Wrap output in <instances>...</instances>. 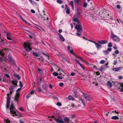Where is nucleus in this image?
Listing matches in <instances>:
<instances>
[{
	"label": "nucleus",
	"mask_w": 123,
	"mask_h": 123,
	"mask_svg": "<svg viewBox=\"0 0 123 123\" xmlns=\"http://www.w3.org/2000/svg\"><path fill=\"white\" fill-rule=\"evenodd\" d=\"M74 25H76L75 26L74 28L76 30V35L78 36H80L82 32V27L80 23L79 24H76L75 23H73Z\"/></svg>",
	"instance_id": "1"
},
{
	"label": "nucleus",
	"mask_w": 123,
	"mask_h": 123,
	"mask_svg": "<svg viewBox=\"0 0 123 123\" xmlns=\"http://www.w3.org/2000/svg\"><path fill=\"white\" fill-rule=\"evenodd\" d=\"M10 112L11 114H12L13 116H17L18 115V113L17 111L15 108L13 106V105L12 103L11 107L10 108Z\"/></svg>",
	"instance_id": "2"
},
{
	"label": "nucleus",
	"mask_w": 123,
	"mask_h": 123,
	"mask_svg": "<svg viewBox=\"0 0 123 123\" xmlns=\"http://www.w3.org/2000/svg\"><path fill=\"white\" fill-rule=\"evenodd\" d=\"M111 37L114 41L116 42H119L120 40L119 38L113 34L112 31H111Z\"/></svg>",
	"instance_id": "3"
},
{
	"label": "nucleus",
	"mask_w": 123,
	"mask_h": 123,
	"mask_svg": "<svg viewBox=\"0 0 123 123\" xmlns=\"http://www.w3.org/2000/svg\"><path fill=\"white\" fill-rule=\"evenodd\" d=\"M30 43H25L24 44V47L26 50L28 52H29L31 49L30 47Z\"/></svg>",
	"instance_id": "4"
},
{
	"label": "nucleus",
	"mask_w": 123,
	"mask_h": 123,
	"mask_svg": "<svg viewBox=\"0 0 123 123\" xmlns=\"http://www.w3.org/2000/svg\"><path fill=\"white\" fill-rule=\"evenodd\" d=\"M79 16L78 14H75L73 18V21L76 22L77 24H79L80 23L79 21Z\"/></svg>",
	"instance_id": "5"
},
{
	"label": "nucleus",
	"mask_w": 123,
	"mask_h": 123,
	"mask_svg": "<svg viewBox=\"0 0 123 123\" xmlns=\"http://www.w3.org/2000/svg\"><path fill=\"white\" fill-rule=\"evenodd\" d=\"M8 58L9 61L11 63L13 64H15V62L14 59L12 58V56L11 55H8Z\"/></svg>",
	"instance_id": "6"
},
{
	"label": "nucleus",
	"mask_w": 123,
	"mask_h": 123,
	"mask_svg": "<svg viewBox=\"0 0 123 123\" xmlns=\"http://www.w3.org/2000/svg\"><path fill=\"white\" fill-rule=\"evenodd\" d=\"M108 41L106 40H103L101 41H98V43L99 44H103L106 43Z\"/></svg>",
	"instance_id": "7"
},
{
	"label": "nucleus",
	"mask_w": 123,
	"mask_h": 123,
	"mask_svg": "<svg viewBox=\"0 0 123 123\" xmlns=\"http://www.w3.org/2000/svg\"><path fill=\"white\" fill-rule=\"evenodd\" d=\"M54 120H55L58 123H65L64 122L61 120L59 118L56 119V118L54 119Z\"/></svg>",
	"instance_id": "8"
},
{
	"label": "nucleus",
	"mask_w": 123,
	"mask_h": 123,
	"mask_svg": "<svg viewBox=\"0 0 123 123\" xmlns=\"http://www.w3.org/2000/svg\"><path fill=\"white\" fill-rule=\"evenodd\" d=\"M7 96H8L7 97V105H8L9 104L10 102V97L9 96L10 95V94L8 93L7 95Z\"/></svg>",
	"instance_id": "9"
},
{
	"label": "nucleus",
	"mask_w": 123,
	"mask_h": 123,
	"mask_svg": "<svg viewBox=\"0 0 123 123\" xmlns=\"http://www.w3.org/2000/svg\"><path fill=\"white\" fill-rule=\"evenodd\" d=\"M19 96V93H17L16 94V95L15 96L14 100L15 101H16L17 102L18 101V98Z\"/></svg>",
	"instance_id": "10"
},
{
	"label": "nucleus",
	"mask_w": 123,
	"mask_h": 123,
	"mask_svg": "<svg viewBox=\"0 0 123 123\" xmlns=\"http://www.w3.org/2000/svg\"><path fill=\"white\" fill-rule=\"evenodd\" d=\"M122 68V67H119V68H113L112 70L115 71H118L120 70Z\"/></svg>",
	"instance_id": "11"
},
{
	"label": "nucleus",
	"mask_w": 123,
	"mask_h": 123,
	"mask_svg": "<svg viewBox=\"0 0 123 123\" xmlns=\"http://www.w3.org/2000/svg\"><path fill=\"white\" fill-rule=\"evenodd\" d=\"M85 98L86 100H91V98L89 95L85 94Z\"/></svg>",
	"instance_id": "12"
},
{
	"label": "nucleus",
	"mask_w": 123,
	"mask_h": 123,
	"mask_svg": "<svg viewBox=\"0 0 123 123\" xmlns=\"http://www.w3.org/2000/svg\"><path fill=\"white\" fill-rule=\"evenodd\" d=\"M95 45L96 48L97 49H99V48H101V45L98 43H97Z\"/></svg>",
	"instance_id": "13"
},
{
	"label": "nucleus",
	"mask_w": 123,
	"mask_h": 123,
	"mask_svg": "<svg viewBox=\"0 0 123 123\" xmlns=\"http://www.w3.org/2000/svg\"><path fill=\"white\" fill-rule=\"evenodd\" d=\"M106 84L107 85L110 87H111L112 86L111 83L110 81H108Z\"/></svg>",
	"instance_id": "14"
},
{
	"label": "nucleus",
	"mask_w": 123,
	"mask_h": 123,
	"mask_svg": "<svg viewBox=\"0 0 123 123\" xmlns=\"http://www.w3.org/2000/svg\"><path fill=\"white\" fill-rule=\"evenodd\" d=\"M119 89L120 90V91L123 92V84L120 85Z\"/></svg>",
	"instance_id": "15"
},
{
	"label": "nucleus",
	"mask_w": 123,
	"mask_h": 123,
	"mask_svg": "<svg viewBox=\"0 0 123 123\" xmlns=\"http://www.w3.org/2000/svg\"><path fill=\"white\" fill-rule=\"evenodd\" d=\"M14 76L16 78H17L18 80H19L20 79V77L17 74H14Z\"/></svg>",
	"instance_id": "16"
},
{
	"label": "nucleus",
	"mask_w": 123,
	"mask_h": 123,
	"mask_svg": "<svg viewBox=\"0 0 123 123\" xmlns=\"http://www.w3.org/2000/svg\"><path fill=\"white\" fill-rule=\"evenodd\" d=\"M39 17L42 20H45V18L43 17V16L40 14L39 15Z\"/></svg>",
	"instance_id": "17"
},
{
	"label": "nucleus",
	"mask_w": 123,
	"mask_h": 123,
	"mask_svg": "<svg viewBox=\"0 0 123 123\" xmlns=\"http://www.w3.org/2000/svg\"><path fill=\"white\" fill-rule=\"evenodd\" d=\"M58 35H59V37H60L61 40L63 42L64 41V39L62 36L60 34L58 33Z\"/></svg>",
	"instance_id": "18"
},
{
	"label": "nucleus",
	"mask_w": 123,
	"mask_h": 123,
	"mask_svg": "<svg viewBox=\"0 0 123 123\" xmlns=\"http://www.w3.org/2000/svg\"><path fill=\"white\" fill-rule=\"evenodd\" d=\"M111 118L112 119L114 120H118L119 119L118 117L116 116L112 117Z\"/></svg>",
	"instance_id": "19"
},
{
	"label": "nucleus",
	"mask_w": 123,
	"mask_h": 123,
	"mask_svg": "<svg viewBox=\"0 0 123 123\" xmlns=\"http://www.w3.org/2000/svg\"><path fill=\"white\" fill-rule=\"evenodd\" d=\"M65 6H66L67 10H66V12L67 14H69L70 13V10L68 8L67 5H65Z\"/></svg>",
	"instance_id": "20"
},
{
	"label": "nucleus",
	"mask_w": 123,
	"mask_h": 123,
	"mask_svg": "<svg viewBox=\"0 0 123 123\" xmlns=\"http://www.w3.org/2000/svg\"><path fill=\"white\" fill-rule=\"evenodd\" d=\"M80 0H74V2L75 5H76L77 6H78L79 4V2Z\"/></svg>",
	"instance_id": "21"
},
{
	"label": "nucleus",
	"mask_w": 123,
	"mask_h": 123,
	"mask_svg": "<svg viewBox=\"0 0 123 123\" xmlns=\"http://www.w3.org/2000/svg\"><path fill=\"white\" fill-rule=\"evenodd\" d=\"M12 84L14 85H17V84L18 83V81L16 80H13L12 81Z\"/></svg>",
	"instance_id": "22"
},
{
	"label": "nucleus",
	"mask_w": 123,
	"mask_h": 123,
	"mask_svg": "<svg viewBox=\"0 0 123 123\" xmlns=\"http://www.w3.org/2000/svg\"><path fill=\"white\" fill-rule=\"evenodd\" d=\"M70 5H71V7H72V8L73 9H74V7L73 6V1H71L69 3Z\"/></svg>",
	"instance_id": "23"
},
{
	"label": "nucleus",
	"mask_w": 123,
	"mask_h": 123,
	"mask_svg": "<svg viewBox=\"0 0 123 123\" xmlns=\"http://www.w3.org/2000/svg\"><path fill=\"white\" fill-rule=\"evenodd\" d=\"M103 52L104 54L105 55H107L109 53V51H108L107 50H105L103 51Z\"/></svg>",
	"instance_id": "24"
},
{
	"label": "nucleus",
	"mask_w": 123,
	"mask_h": 123,
	"mask_svg": "<svg viewBox=\"0 0 123 123\" xmlns=\"http://www.w3.org/2000/svg\"><path fill=\"white\" fill-rule=\"evenodd\" d=\"M0 55L3 56L4 55L3 50H0Z\"/></svg>",
	"instance_id": "25"
},
{
	"label": "nucleus",
	"mask_w": 123,
	"mask_h": 123,
	"mask_svg": "<svg viewBox=\"0 0 123 123\" xmlns=\"http://www.w3.org/2000/svg\"><path fill=\"white\" fill-rule=\"evenodd\" d=\"M37 28L38 29H39L40 30H42L43 31L44 30V29H43V28H42L41 27H40L39 26H38V25L37 26Z\"/></svg>",
	"instance_id": "26"
},
{
	"label": "nucleus",
	"mask_w": 123,
	"mask_h": 123,
	"mask_svg": "<svg viewBox=\"0 0 123 123\" xmlns=\"http://www.w3.org/2000/svg\"><path fill=\"white\" fill-rule=\"evenodd\" d=\"M5 33L6 34V37H11V35L10 34L8 33L6 31H5Z\"/></svg>",
	"instance_id": "27"
},
{
	"label": "nucleus",
	"mask_w": 123,
	"mask_h": 123,
	"mask_svg": "<svg viewBox=\"0 0 123 123\" xmlns=\"http://www.w3.org/2000/svg\"><path fill=\"white\" fill-rule=\"evenodd\" d=\"M68 99L70 100H71L72 101H74V100L73 98V97H72L71 96H69L68 97Z\"/></svg>",
	"instance_id": "28"
},
{
	"label": "nucleus",
	"mask_w": 123,
	"mask_h": 123,
	"mask_svg": "<svg viewBox=\"0 0 123 123\" xmlns=\"http://www.w3.org/2000/svg\"><path fill=\"white\" fill-rule=\"evenodd\" d=\"M76 57L79 59H80L82 60L83 61L84 60V59L83 58H82L80 56H77V55L76 56Z\"/></svg>",
	"instance_id": "29"
},
{
	"label": "nucleus",
	"mask_w": 123,
	"mask_h": 123,
	"mask_svg": "<svg viewBox=\"0 0 123 123\" xmlns=\"http://www.w3.org/2000/svg\"><path fill=\"white\" fill-rule=\"evenodd\" d=\"M74 61L75 62L77 63L79 65H81V64L79 62L78 60L77 59H75Z\"/></svg>",
	"instance_id": "30"
},
{
	"label": "nucleus",
	"mask_w": 123,
	"mask_h": 123,
	"mask_svg": "<svg viewBox=\"0 0 123 123\" xmlns=\"http://www.w3.org/2000/svg\"><path fill=\"white\" fill-rule=\"evenodd\" d=\"M104 69V68L103 66H102L100 68V69H98V70L102 71Z\"/></svg>",
	"instance_id": "31"
},
{
	"label": "nucleus",
	"mask_w": 123,
	"mask_h": 123,
	"mask_svg": "<svg viewBox=\"0 0 123 123\" xmlns=\"http://www.w3.org/2000/svg\"><path fill=\"white\" fill-rule=\"evenodd\" d=\"M62 59L63 61L65 62H68V60L66 59L64 57H62Z\"/></svg>",
	"instance_id": "32"
},
{
	"label": "nucleus",
	"mask_w": 123,
	"mask_h": 123,
	"mask_svg": "<svg viewBox=\"0 0 123 123\" xmlns=\"http://www.w3.org/2000/svg\"><path fill=\"white\" fill-rule=\"evenodd\" d=\"M52 74L53 75L55 76H56L58 75V74L57 73L55 72H53L52 73Z\"/></svg>",
	"instance_id": "33"
},
{
	"label": "nucleus",
	"mask_w": 123,
	"mask_h": 123,
	"mask_svg": "<svg viewBox=\"0 0 123 123\" xmlns=\"http://www.w3.org/2000/svg\"><path fill=\"white\" fill-rule=\"evenodd\" d=\"M4 121H6V123H11L10 121L8 119H5Z\"/></svg>",
	"instance_id": "34"
},
{
	"label": "nucleus",
	"mask_w": 123,
	"mask_h": 123,
	"mask_svg": "<svg viewBox=\"0 0 123 123\" xmlns=\"http://www.w3.org/2000/svg\"><path fill=\"white\" fill-rule=\"evenodd\" d=\"M108 46L109 47H111L112 46L111 43V42L109 43L108 45Z\"/></svg>",
	"instance_id": "35"
},
{
	"label": "nucleus",
	"mask_w": 123,
	"mask_h": 123,
	"mask_svg": "<svg viewBox=\"0 0 123 123\" xmlns=\"http://www.w3.org/2000/svg\"><path fill=\"white\" fill-rule=\"evenodd\" d=\"M64 120L67 122H68L69 121V119L68 118L66 117L64 119Z\"/></svg>",
	"instance_id": "36"
},
{
	"label": "nucleus",
	"mask_w": 123,
	"mask_h": 123,
	"mask_svg": "<svg viewBox=\"0 0 123 123\" xmlns=\"http://www.w3.org/2000/svg\"><path fill=\"white\" fill-rule=\"evenodd\" d=\"M57 2L60 4H61L62 3V1L60 0H57Z\"/></svg>",
	"instance_id": "37"
},
{
	"label": "nucleus",
	"mask_w": 123,
	"mask_h": 123,
	"mask_svg": "<svg viewBox=\"0 0 123 123\" xmlns=\"http://www.w3.org/2000/svg\"><path fill=\"white\" fill-rule=\"evenodd\" d=\"M37 70L39 71L40 73L42 74V71L41 69L39 68H38Z\"/></svg>",
	"instance_id": "38"
},
{
	"label": "nucleus",
	"mask_w": 123,
	"mask_h": 123,
	"mask_svg": "<svg viewBox=\"0 0 123 123\" xmlns=\"http://www.w3.org/2000/svg\"><path fill=\"white\" fill-rule=\"evenodd\" d=\"M37 91L39 92H40L41 91V89L40 87H38V88L37 89Z\"/></svg>",
	"instance_id": "39"
},
{
	"label": "nucleus",
	"mask_w": 123,
	"mask_h": 123,
	"mask_svg": "<svg viewBox=\"0 0 123 123\" xmlns=\"http://www.w3.org/2000/svg\"><path fill=\"white\" fill-rule=\"evenodd\" d=\"M105 62V61L103 60H101L100 62V64H104V63Z\"/></svg>",
	"instance_id": "40"
},
{
	"label": "nucleus",
	"mask_w": 123,
	"mask_h": 123,
	"mask_svg": "<svg viewBox=\"0 0 123 123\" xmlns=\"http://www.w3.org/2000/svg\"><path fill=\"white\" fill-rule=\"evenodd\" d=\"M32 54H33V55L35 56H37L38 55V54L36 52H33L32 53Z\"/></svg>",
	"instance_id": "41"
},
{
	"label": "nucleus",
	"mask_w": 123,
	"mask_h": 123,
	"mask_svg": "<svg viewBox=\"0 0 123 123\" xmlns=\"http://www.w3.org/2000/svg\"><path fill=\"white\" fill-rule=\"evenodd\" d=\"M9 90L10 91V94H11L13 92V90L12 89H10Z\"/></svg>",
	"instance_id": "42"
},
{
	"label": "nucleus",
	"mask_w": 123,
	"mask_h": 123,
	"mask_svg": "<svg viewBox=\"0 0 123 123\" xmlns=\"http://www.w3.org/2000/svg\"><path fill=\"white\" fill-rule=\"evenodd\" d=\"M57 78L58 79L62 80V79L63 77H62L58 76H57Z\"/></svg>",
	"instance_id": "43"
},
{
	"label": "nucleus",
	"mask_w": 123,
	"mask_h": 123,
	"mask_svg": "<svg viewBox=\"0 0 123 123\" xmlns=\"http://www.w3.org/2000/svg\"><path fill=\"white\" fill-rule=\"evenodd\" d=\"M43 88L44 90H45L46 88V87L45 85H44L43 86Z\"/></svg>",
	"instance_id": "44"
},
{
	"label": "nucleus",
	"mask_w": 123,
	"mask_h": 123,
	"mask_svg": "<svg viewBox=\"0 0 123 123\" xmlns=\"http://www.w3.org/2000/svg\"><path fill=\"white\" fill-rule=\"evenodd\" d=\"M19 85L21 87H23V84L21 82V81H20L19 82Z\"/></svg>",
	"instance_id": "45"
},
{
	"label": "nucleus",
	"mask_w": 123,
	"mask_h": 123,
	"mask_svg": "<svg viewBox=\"0 0 123 123\" xmlns=\"http://www.w3.org/2000/svg\"><path fill=\"white\" fill-rule=\"evenodd\" d=\"M117 63V60H115L114 61V63L113 64L114 65H115Z\"/></svg>",
	"instance_id": "46"
},
{
	"label": "nucleus",
	"mask_w": 123,
	"mask_h": 123,
	"mask_svg": "<svg viewBox=\"0 0 123 123\" xmlns=\"http://www.w3.org/2000/svg\"><path fill=\"white\" fill-rule=\"evenodd\" d=\"M5 76L7 78H9L10 77V76L7 74H5Z\"/></svg>",
	"instance_id": "47"
},
{
	"label": "nucleus",
	"mask_w": 123,
	"mask_h": 123,
	"mask_svg": "<svg viewBox=\"0 0 123 123\" xmlns=\"http://www.w3.org/2000/svg\"><path fill=\"white\" fill-rule=\"evenodd\" d=\"M112 49L111 48H108L107 49V51H111Z\"/></svg>",
	"instance_id": "48"
},
{
	"label": "nucleus",
	"mask_w": 123,
	"mask_h": 123,
	"mask_svg": "<svg viewBox=\"0 0 123 123\" xmlns=\"http://www.w3.org/2000/svg\"><path fill=\"white\" fill-rule=\"evenodd\" d=\"M31 94H29L28 95L26 96V98H29L31 96Z\"/></svg>",
	"instance_id": "49"
},
{
	"label": "nucleus",
	"mask_w": 123,
	"mask_h": 123,
	"mask_svg": "<svg viewBox=\"0 0 123 123\" xmlns=\"http://www.w3.org/2000/svg\"><path fill=\"white\" fill-rule=\"evenodd\" d=\"M75 73H71V75L72 76H74L75 75Z\"/></svg>",
	"instance_id": "50"
},
{
	"label": "nucleus",
	"mask_w": 123,
	"mask_h": 123,
	"mask_svg": "<svg viewBox=\"0 0 123 123\" xmlns=\"http://www.w3.org/2000/svg\"><path fill=\"white\" fill-rule=\"evenodd\" d=\"M96 74L98 76L100 74L99 72L98 71H97L96 72Z\"/></svg>",
	"instance_id": "51"
},
{
	"label": "nucleus",
	"mask_w": 123,
	"mask_h": 123,
	"mask_svg": "<svg viewBox=\"0 0 123 123\" xmlns=\"http://www.w3.org/2000/svg\"><path fill=\"white\" fill-rule=\"evenodd\" d=\"M57 105L59 106H60L62 104L60 102H57Z\"/></svg>",
	"instance_id": "52"
},
{
	"label": "nucleus",
	"mask_w": 123,
	"mask_h": 123,
	"mask_svg": "<svg viewBox=\"0 0 123 123\" xmlns=\"http://www.w3.org/2000/svg\"><path fill=\"white\" fill-rule=\"evenodd\" d=\"M64 85V84L62 83H61L59 84V86H62Z\"/></svg>",
	"instance_id": "53"
},
{
	"label": "nucleus",
	"mask_w": 123,
	"mask_h": 123,
	"mask_svg": "<svg viewBox=\"0 0 123 123\" xmlns=\"http://www.w3.org/2000/svg\"><path fill=\"white\" fill-rule=\"evenodd\" d=\"M115 53L116 54H118L119 53V51L118 50H116L115 51Z\"/></svg>",
	"instance_id": "54"
},
{
	"label": "nucleus",
	"mask_w": 123,
	"mask_h": 123,
	"mask_svg": "<svg viewBox=\"0 0 123 123\" xmlns=\"http://www.w3.org/2000/svg\"><path fill=\"white\" fill-rule=\"evenodd\" d=\"M6 37L9 40H12V39L10 37Z\"/></svg>",
	"instance_id": "55"
},
{
	"label": "nucleus",
	"mask_w": 123,
	"mask_h": 123,
	"mask_svg": "<svg viewBox=\"0 0 123 123\" xmlns=\"http://www.w3.org/2000/svg\"><path fill=\"white\" fill-rule=\"evenodd\" d=\"M77 14H78V15L79 14L80 12L78 10V9H77Z\"/></svg>",
	"instance_id": "56"
},
{
	"label": "nucleus",
	"mask_w": 123,
	"mask_h": 123,
	"mask_svg": "<svg viewBox=\"0 0 123 123\" xmlns=\"http://www.w3.org/2000/svg\"><path fill=\"white\" fill-rule=\"evenodd\" d=\"M117 8L119 9L120 8H121L120 6L119 5H117Z\"/></svg>",
	"instance_id": "57"
},
{
	"label": "nucleus",
	"mask_w": 123,
	"mask_h": 123,
	"mask_svg": "<svg viewBox=\"0 0 123 123\" xmlns=\"http://www.w3.org/2000/svg\"><path fill=\"white\" fill-rule=\"evenodd\" d=\"M69 51L70 52V53H71L72 54H73V50L72 49L70 50H69Z\"/></svg>",
	"instance_id": "58"
},
{
	"label": "nucleus",
	"mask_w": 123,
	"mask_h": 123,
	"mask_svg": "<svg viewBox=\"0 0 123 123\" xmlns=\"http://www.w3.org/2000/svg\"><path fill=\"white\" fill-rule=\"evenodd\" d=\"M31 12L33 13H35V11L33 10H31Z\"/></svg>",
	"instance_id": "59"
},
{
	"label": "nucleus",
	"mask_w": 123,
	"mask_h": 123,
	"mask_svg": "<svg viewBox=\"0 0 123 123\" xmlns=\"http://www.w3.org/2000/svg\"><path fill=\"white\" fill-rule=\"evenodd\" d=\"M118 78L119 79H122L123 78V77L122 76H118Z\"/></svg>",
	"instance_id": "60"
},
{
	"label": "nucleus",
	"mask_w": 123,
	"mask_h": 123,
	"mask_svg": "<svg viewBox=\"0 0 123 123\" xmlns=\"http://www.w3.org/2000/svg\"><path fill=\"white\" fill-rule=\"evenodd\" d=\"M37 59L38 60H41L42 61V60H43L42 58H41V57L39 58H38Z\"/></svg>",
	"instance_id": "61"
},
{
	"label": "nucleus",
	"mask_w": 123,
	"mask_h": 123,
	"mask_svg": "<svg viewBox=\"0 0 123 123\" xmlns=\"http://www.w3.org/2000/svg\"><path fill=\"white\" fill-rule=\"evenodd\" d=\"M80 100L81 101V102H82V103L83 104V105H84L85 104H84V102H83V100H82V99H80Z\"/></svg>",
	"instance_id": "62"
},
{
	"label": "nucleus",
	"mask_w": 123,
	"mask_h": 123,
	"mask_svg": "<svg viewBox=\"0 0 123 123\" xmlns=\"http://www.w3.org/2000/svg\"><path fill=\"white\" fill-rule=\"evenodd\" d=\"M34 92L33 91H32L31 93H30V94H34Z\"/></svg>",
	"instance_id": "63"
},
{
	"label": "nucleus",
	"mask_w": 123,
	"mask_h": 123,
	"mask_svg": "<svg viewBox=\"0 0 123 123\" xmlns=\"http://www.w3.org/2000/svg\"><path fill=\"white\" fill-rule=\"evenodd\" d=\"M58 31L59 33H61L62 32V30L61 29H59Z\"/></svg>",
	"instance_id": "64"
}]
</instances>
